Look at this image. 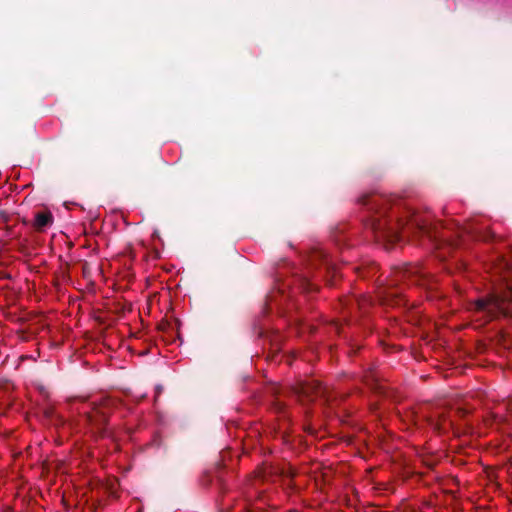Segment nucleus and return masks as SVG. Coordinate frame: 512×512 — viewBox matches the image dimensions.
Here are the masks:
<instances>
[{
    "label": "nucleus",
    "mask_w": 512,
    "mask_h": 512,
    "mask_svg": "<svg viewBox=\"0 0 512 512\" xmlns=\"http://www.w3.org/2000/svg\"><path fill=\"white\" fill-rule=\"evenodd\" d=\"M51 222V215L47 213H41L36 216V225L41 228L48 225Z\"/></svg>",
    "instance_id": "f03ea898"
},
{
    "label": "nucleus",
    "mask_w": 512,
    "mask_h": 512,
    "mask_svg": "<svg viewBox=\"0 0 512 512\" xmlns=\"http://www.w3.org/2000/svg\"><path fill=\"white\" fill-rule=\"evenodd\" d=\"M474 305L477 311H487L491 316L512 315V289H508L502 294L478 299Z\"/></svg>",
    "instance_id": "f257e3e1"
}]
</instances>
